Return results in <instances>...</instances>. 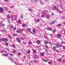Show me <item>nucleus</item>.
Segmentation results:
<instances>
[{
  "label": "nucleus",
  "instance_id": "nucleus-1",
  "mask_svg": "<svg viewBox=\"0 0 65 65\" xmlns=\"http://www.w3.org/2000/svg\"><path fill=\"white\" fill-rule=\"evenodd\" d=\"M8 40L7 38H3V41H4L5 42V43H6L7 41H8Z\"/></svg>",
  "mask_w": 65,
  "mask_h": 65
},
{
  "label": "nucleus",
  "instance_id": "nucleus-2",
  "mask_svg": "<svg viewBox=\"0 0 65 65\" xmlns=\"http://www.w3.org/2000/svg\"><path fill=\"white\" fill-rule=\"evenodd\" d=\"M0 12L1 13L4 12V10L3 9V8L0 7Z\"/></svg>",
  "mask_w": 65,
  "mask_h": 65
},
{
  "label": "nucleus",
  "instance_id": "nucleus-3",
  "mask_svg": "<svg viewBox=\"0 0 65 65\" xmlns=\"http://www.w3.org/2000/svg\"><path fill=\"white\" fill-rule=\"evenodd\" d=\"M57 48H59L60 47V45L59 44L57 43L55 44Z\"/></svg>",
  "mask_w": 65,
  "mask_h": 65
},
{
  "label": "nucleus",
  "instance_id": "nucleus-4",
  "mask_svg": "<svg viewBox=\"0 0 65 65\" xmlns=\"http://www.w3.org/2000/svg\"><path fill=\"white\" fill-rule=\"evenodd\" d=\"M57 36L58 38H59L60 37H62V36L61 35H60L59 34H58L57 35Z\"/></svg>",
  "mask_w": 65,
  "mask_h": 65
},
{
  "label": "nucleus",
  "instance_id": "nucleus-5",
  "mask_svg": "<svg viewBox=\"0 0 65 65\" xmlns=\"http://www.w3.org/2000/svg\"><path fill=\"white\" fill-rule=\"evenodd\" d=\"M53 9H54V10H58L59 9L58 8H57V7L54 6L53 8Z\"/></svg>",
  "mask_w": 65,
  "mask_h": 65
},
{
  "label": "nucleus",
  "instance_id": "nucleus-6",
  "mask_svg": "<svg viewBox=\"0 0 65 65\" xmlns=\"http://www.w3.org/2000/svg\"><path fill=\"white\" fill-rule=\"evenodd\" d=\"M16 39L18 42H21V40H20V38H17Z\"/></svg>",
  "mask_w": 65,
  "mask_h": 65
},
{
  "label": "nucleus",
  "instance_id": "nucleus-7",
  "mask_svg": "<svg viewBox=\"0 0 65 65\" xmlns=\"http://www.w3.org/2000/svg\"><path fill=\"white\" fill-rule=\"evenodd\" d=\"M53 29V28H48L47 29V30H49L50 31H52V30Z\"/></svg>",
  "mask_w": 65,
  "mask_h": 65
},
{
  "label": "nucleus",
  "instance_id": "nucleus-8",
  "mask_svg": "<svg viewBox=\"0 0 65 65\" xmlns=\"http://www.w3.org/2000/svg\"><path fill=\"white\" fill-rule=\"evenodd\" d=\"M37 43L38 44H39L40 43V41L39 40H38L37 41Z\"/></svg>",
  "mask_w": 65,
  "mask_h": 65
},
{
  "label": "nucleus",
  "instance_id": "nucleus-9",
  "mask_svg": "<svg viewBox=\"0 0 65 65\" xmlns=\"http://www.w3.org/2000/svg\"><path fill=\"white\" fill-rule=\"evenodd\" d=\"M44 42L45 44H47L48 43V41L47 40H45L44 41Z\"/></svg>",
  "mask_w": 65,
  "mask_h": 65
},
{
  "label": "nucleus",
  "instance_id": "nucleus-10",
  "mask_svg": "<svg viewBox=\"0 0 65 65\" xmlns=\"http://www.w3.org/2000/svg\"><path fill=\"white\" fill-rule=\"evenodd\" d=\"M62 7V5L61 4H59V5H58L57 6V7Z\"/></svg>",
  "mask_w": 65,
  "mask_h": 65
},
{
  "label": "nucleus",
  "instance_id": "nucleus-11",
  "mask_svg": "<svg viewBox=\"0 0 65 65\" xmlns=\"http://www.w3.org/2000/svg\"><path fill=\"white\" fill-rule=\"evenodd\" d=\"M31 29L30 28H27V31H28L29 32H30V31H31Z\"/></svg>",
  "mask_w": 65,
  "mask_h": 65
},
{
  "label": "nucleus",
  "instance_id": "nucleus-12",
  "mask_svg": "<svg viewBox=\"0 0 65 65\" xmlns=\"http://www.w3.org/2000/svg\"><path fill=\"white\" fill-rule=\"evenodd\" d=\"M18 23L20 24H22V22H21V21L20 20H18V21L17 22Z\"/></svg>",
  "mask_w": 65,
  "mask_h": 65
},
{
  "label": "nucleus",
  "instance_id": "nucleus-13",
  "mask_svg": "<svg viewBox=\"0 0 65 65\" xmlns=\"http://www.w3.org/2000/svg\"><path fill=\"white\" fill-rule=\"evenodd\" d=\"M50 15L48 14H47V19H49L50 18Z\"/></svg>",
  "mask_w": 65,
  "mask_h": 65
},
{
  "label": "nucleus",
  "instance_id": "nucleus-14",
  "mask_svg": "<svg viewBox=\"0 0 65 65\" xmlns=\"http://www.w3.org/2000/svg\"><path fill=\"white\" fill-rule=\"evenodd\" d=\"M33 53L34 54H36V51L35 50H33Z\"/></svg>",
  "mask_w": 65,
  "mask_h": 65
},
{
  "label": "nucleus",
  "instance_id": "nucleus-15",
  "mask_svg": "<svg viewBox=\"0 0 65 65\" xmlns=\"http://www.w3.org/2000/svg\"><path fill=\"white\" fill-rule=\"evenodd\" d=\"M53 50H54V51H55L56 49V47L55 46H53Z\"/></svg>",
  "mask_w": 65,
  "mask_h": 65
},
{
  "label": "nucleus",
  "instance_id": "nucleus-16",
  "mask_svg": "<svg viewBox=\"0 0 65 65\" xmlns=\"http://www.w3.org/2000/svg\"><path fill=\"white\" fill-rule=\"evenodd\" d=\"M61 26H62V25L61 24H59L57 25V26L58 27H59Z\"/></svg>",
  "mask_w": 65,
  "mask_h": 65
},
{
  "label": "nucleus",
  "instance_id": "nucleus-17",
  "mask_svg": "<svg viewBox=\"0 0 65 65\" xmlns=\"http://www.w3.org/2000/svg\"><path fill=\"white\" fill-rule=\"evenodd\" d=\"M33 33H34L35 34H36L35 33H36V31H35V28L34 29H33Z\"/></svg>",
  "mask_w": 65,
  "mask_h": 65
},
{
  "label": "nucleus",
  "instance_id": "nucleus-18",
  "mask_svg": "<svg viewBox=\"0 0 65 65\" xmlns=\"http://www.w3.org/2000/svg\"><path fill=\"white\" fill-rule=\"evenodd\" d=\"M11 46L13 47H14V48H15V46L14 44H13L11 45Z\"/></svg>",
  "mask_w": 65,
  "mask_h": 65
},
{
  "label": "nucleus",
  "instance_id": "nucleus-19",
  "mask_svg": "<svg viewBox=\"0 0 65 65\" xmlns=\"http://www.w3.org/2000/svg\"><path fill=\"white\" fill-rule=\"evenodd\" d=\"M44 53H40V55H41L42 56H44Z\"/></svg>",
  "mask_w": 65,
  "mask_h": 65
},
{
  "label": "nucleus",
  "instance_id": "nucleus-20",
  "mask_svg": "<svg viewBox=\"0 0 65 65\" xmlns=\"http://www.w3.org/2000/svg\"><path fill=\"white\" fill-rule=\"evenodd\" d=\"M27 25L26 24H22V27H25V26H27Z\"/></svg>",
  "mask_w": 65,
  "mask_h": 65
},
{
  "label": "nucleus",
  "instance_id": "nucleus-21",
  "mask_svg": "<svg viewBox=\"0 0 65 65\" xmlns=\"http://www.w3.org/2000/svg\"><path fill=\"white\" fill-rule=\"evenodd\" d=\"M7 18H8V19H10V17H9V14H8V15H7Z\"/></svg>",
  "mask_w": 65,
  "mask_h": 65
},
{
  "label": "nucleus",
  "instance_id": "nucleus-22",
  "mask_svg": "<svg viewBox=\"0 0 65 65\" xmlns=\"http://www.w3.org/2000/svg\"><path fill=\"white\" fill-rule=\"evenodd\" d=\"M13 15H12L11 18V20L12 21L13 20Z\"/></svg>",
  "mask_w": 65,
  "mask_h": 65
},
{
  "label": "nucleus",
  "instance_id": "nucleus-23",
  "mask_svg": "<svg viewBox=\"0 0 65 65\" xmlns=\"http://www.w3.org/2000/svg\"><path fill=\"white\" fill-rule=\"evenodd\" d=\"M28 44H32V42L30 41H29L28 43Z\"/></svg>",
  "mask_w": 65,
  "mask_h": 65
},
{
  "label": "nucleus",
  "instance_id": "nucleus-24",
  "mask_svg": "<svg viewBox=\"0 0 65 65\" xmlns=\"http://www.w3.org/2000/svg\"><path fill=\"white\" fill-rule=\"evenodd\" d=\"M5 45L6 46H8V43H6L5 44Z\"/></svg>",
  "mask_w": 65,
  "mask_h": 65
},
{
  "label": "nucleus",
  "instance_id": "nucleus-25",
  "mask_svg": "<svg viewBox=\"0 0 65 65\" xmlns=\"http://www.w3.org/2000/svg\"><path fill=\"white\" fill-rule=\"evenodd\" d=\"M28 10L29 11H30V12H32V9H28Z\"/></svg>",
  "mask_w": 65,
  "mask_h": 65
},
{
  "label": "nucleus",
  "instance_id": "nucleus-26",
  "mask_svg": "<svg viewBox=\"0 0 65 65\" xmlns=\"http://www.w3.org/2000/svg\"><path fill=\"white\" fill-rule=\"evenodd\" d=\"M55 51L56 52H57L58 53H60V52L59 50H56Z\"/></svg>",
  "mask_w": 65,
  "mask_h": 65
},
{
  "label": "nucleus",
  "instance_id": "nucleus-27",
  "mask_svg": "<svg viewBox=\"0 0 65 65\" xmlns=\"http://www.w3.org/2000/svg\"><path fill=\"white\" fill-rule=\"evenodd\" d=\"M56 31V29H53V33H55Z\"/></svg>",
  "mask_w": 65,
  "mask_h": 65
},
{
  "label": "nucleus",
  "instance_id": "nucleus-28",
  "mask_svg": "<svg viewBox=\"0 0 65 65\" xmlns=\"http://www.w3.org/2000/svg\"><path fill=\"white\" fill-rule=\"evenodd\" d=\"M17 32L18 33H21V31L17 30Z\"/></svg>",
  "mask_w": 65,
  "mask_h": 65
},
{
  "label": "nucleus",
  "instance_id": "nucleus-29",
  "mask_svg": "<svg viewBox=\"0 0 65 65\" xmlns=\"http://www.w3.org/2000/svg\"><path fill=\"white\" fill-rule=\"evenodd\" d=\"M44 15L43 14H42L41 16V17H42V18H44Z\"/></svg>",
  "mask_w": 65,
  "mask_h": 65
},
{
  "label": "nucleus",
  "instance_id": "nucleus-30",
  "mask_svg": "<svg viewBox=\"0 0 65 65\" xmlns=\"http://www.w3.org/2000/svg\"><path fill=\"white\" fill-rule=\"evenodd\" d=\"M45 48H48V46L46 45L45 46Z\"/></svg>",
  "mask_w": 65,
  "mask_h": 65
},
{
  "label": "nucleus",
  "instance_id": "nucleus-31",
  "mask_svg": "<svg viewBox=\"0 0 65 65\" xmlns=\"http://www.w3.org/2000/svg\"><path fill=\"white\" fill-rule=\"evenodd\" d=\"M15 52H16V50H14L12 52V53H15Z\"/></svg>",
  "mask_w": 65,
  "mask_h": 65
},
{
  "label": "nucleus",
  "instance_id": "nucleus-32",
  "mask_svg": "<svg viewBox=\"0 0 65 65\" xmlns=\"http://www.w3.org/2000/svg\"><path fill=\"white\" fill-rule=\"evenodd\" d=\"M43 60L44 61V62H47V60H45V59H43Z\"/></svg>",
  "mask_w": 65,
  "mask_h": 65
},
{
  "label": "nucleus",
  "instance_id": "nucleus-33",
  "mask_svg": "<svg viewBox=\"0 0 65 65\" xmlns=\"http://www.w3.org/2000/svg\"><path fill=\"white\" fill-rule=\"evenodd\" d=\"M5 2H9V1H8V0H4Z\"/></svg>",
  "mask_w": 65,
  "mask_h": 65
},
{
  "label": "nucleus",
  "instance_id": "nucleus-34",
  "mask_svg": "<svg viewBox=\"0 0 65 65\" xmlns=\"http://www.w3.org/2000/svg\"><path fill=\"white\" fill-rule=\"evenodd\" d=\"M8 55V54H5L4 56H5V57H6V56H7Z\"/></svg>",
  "mask_w": 65,
  "mask_h": 65
},
{
  "label": "nucleus",
  "instance_id": "nucleus-35",
  "mask_svg": "<svg viewBox=\"0 0 65 65\" xmlns=\"http://www.w3.org/2000/svg\"><path fill=\"white\" fill-rule=\"evenodd\" d=\"M34 63H37V61L36 60H35L34 61Z\"/></svg>",
  "mask_w": 65,
  "mask_h": 65
},
{
  "label": "nucleus",
  "instance_id": "nucleus-36",
  "mask_svg": "<svg viewBox=\"0 0 65 65\" xmlns=\"http://www.w3.org/2000/svg\"><path fill=\"white\" fill-rule=\"evenodd\" d=\"M52 63V61H50V62H48V63L49 64H50L51 63Z\"/></svg>",
  "mask_w": 65,
  "mask_h": 65
},
{
  "label": "nucleus",
  "instance_id": "nucleus-37",
  "mask_svg": "<svg viewBox=\"0 0 65 65\" xmlns=\"http://www.w3.org/2000/svg\"><path fill=\"white\" fill-rule=\"evenodd\" d=\"M8 35H9L10 38H12V37H11V36H10V34H9Z\"/></svg>",
  "mask_w": 65,
  "mask_h": 65
},
{
  "label": "nucleus",
  "instance_id": "nucleus-38",
  "mask_svg": "<svg viewBox=\"0 0 65 65\" xmlns=\"http://www.w3.org/2000/svg\"><path fill=\"white\" fill-rule=\"evenodd\" d=\"M14 36H17L18 35L17 34H14Z\"/></svg>",
  "mask_w": 65,
  "mask_h": 65
},
{
  "label": "nucleus",
  "instance_id": "nucleus-39",
  "mask_svg": "<svg viewBox=\"0 0 65 65\" xmlns=\"http://www.w3.org/2000/svg\"><path fill=\"white\" fill-rule=\"evenodd\" d=\"M21 40H23L24 39L22 37H21Z\"/></svg>",
  "mask_w": 65,
  "mask_h": 65
},
{
  "label": "nucleus",
  "instance_id": "nucleus-40",
  "mask_svg": "<svg viewBox=\"0 0 65 65\" xmlns=\"http://www.w3.org/2000/svg\"><path fill=\"white\" fill-rule=\"evenodd\" d=\"M40 3H41V4H42L43 3H42V2H41V1H40Z\"/></svg>",
  "mask_w": 65,
  "mask_h": 65
},
{
  "label": "nucleus",
  "instance_id": "nucleus-41",
  "mask_svg": "<svg viewBox=\"0 0 65 65\" xmlns=\"http://www.w3.org/2000/svg\"><path fill=\"white\" fill-rule=\"evenodd\" d=\"M20 54H21L19 52L18 53V55H19V56H20Z\"/></svg>",
  "mask_w": 65,
  "mask_h": 65
},
{
  "label": "nucleus",
  "instance_id": "nucleus-42",
  "mask_svg": "<svg viewBox=\"0 0 65 65\" xmlns=\"http://www.w3.org/2000/svg\"><path fill=\"white\" fill-rule=\"evenodd\" d=\"M63 48L64 50H65V46H63Z\"/></svg>",
  "mask_w": 65,
  "mask_h": 65
},
{
  "label": "nucleus",
  "instance_id": "nucleus-43",
  "mask_svg": "<svg viewBox=\"0 0 65 65\" xmlns=\"http://www.w3.org/2000/svg\"><path fill=\"white\" fill-rule=\"evenodd\" d=\"M54 13H53V12H52V15H54Z\"/></svg>",
  "mask_w": 65,
  "mask_h": 65
},
{
  "label": "nucleus",
  "instance_id": "nucleus-44",
  "mask_svg": "<svg viewBox=\"0 0 65 65\" xmlns=\"http://www.w3.org/2000/svg\"><path fill=\"white\" fill-rule=\"evenodd\" d=\"M61 60H62V59H61V58H60L58 60L59 61H61Z\"/></svg>",
  "mask_w": 65,
  "mask_h": 65
},
{
  "label": "nucleus",
  "instance_id": "nucleus-45",
  "mask_svg": "<svg viewBox=\"0 0 65 65\" xmlns=\"http://www.w3.org/2000/svg\"><path fill=\"white\" fill-rule=\"evenodd\" d=\"M59 13H62V11H60L59 12Z\"/></svg>",
  "mask_w": 65,
  "mask_h": 65
},
{
  "label": "nucleus",
  "instance_id": "nucleus-46",
  "mask_svg": "<svg viewBox=\"0 0 65 65\" xmlns=\"http://www.w3.org/2000/svg\"><path fill=\"white\" fill-rule=\"evenodd\" d=\"M36 21H37V22H39L40 20L39 19H38Z\"/></svg>",
  "mask_w": 65,
  "mask_h": 65
},
{
  "label": "nucleus",
  "instance_id": "nucleus-47",
  "mask_svg": "<svg viewBox=\"0 0 65 65\" xmlns=\"http://www.w3.org/2000/svg\"><path fill=\"white\" fill-rule=\"evenodd\" d=\"M28 53L30 54V50L28 51Z\"/></svg>",
  "mask_w": 65,
  "mask_h": 65
},
{
  "label": "nucleus",
  "instance_id": "nucleus-48",
  "mask_svg": "<svg viewBox=\"0 0 65 65\" xmlns=\"http://www.w3.org/2000/svg\"><path fill=\"white\" fill-rule=\"evenodd\" d=\"M9 54H10V55H11V56H12L13 55L12 54H11V53H9Z\"/></svg>",
  "mask_w": 65,
  "mask_h": 65
},
{
  "label": "nucleus",
  "instance_id": "nucleus-49",
  "mask_svg": "<svg viewBox=\"0 0 65 65\" xmlns=\"http://www.w3.org/2000/svg\"><path fill=\"white\" fill-rule=\"evenodd\" d=\"M14 30H16V28L15 27L14 28Z\"/></svg>",
  "mask_w": 65,
  "mask_h": 65
},
{
  "label": "nucleus",
  "instance_id": "nucleus-50",
  "mask_svg": "<svg viewBox=\"0 0 65 65\" xmlns=\"http://www.w3.org/2000/svg\"><path fill=\"white\" fill-rule=\"evenodd\" d=\"M45 51H46V52H47V51H48V50H47V49H46L45 50Z\"/></svg>",
  "mask_w": 65,
  "mask_h": 65
},
{
  "label": "nucleus",
  "instance_id": "nucleus-51",
  "mask_svg": "<svg viewBox=\"0 0 65 65\" xmlns=\"http://www.w3.org/2000/svg\"><path fill=\"white\" fill-rule=\"evenodd\" d=\"M11 28H12V29H13V26H11Z\"/></svg>",
  "mask_w": 65,
  "mask_h": 65
},
{
  "label": "nucleus",
  "instance_id": "nucleus-52",
  "mask_svg": "<svg viewBox=\"0 0 65 65\" xmlns=\"http://www.w3.org/2000/svg\"><path fill=\"white\" fill-rule=\"evenodd\" d=\"M61 43H64V42L63 41H61Z\"/></svg>",
  "mask_w": 65,
  "mask_h": 65
},
{
  "label": "nucleus",
  "instance_id": "nucleus-53",
  "mask_svg": "<svg viewBox=\"0 0 65 65\" xmlns=\"http://www.w3.org/2000/svg\"><path fill=\"white\" fill-rule=\"evenodd\" d=\"M50 35V36H53V34Z\"/></svg>",
  "mask_w": 65,
  "mask_h": 65
},
{
  "label": "nucleus",
  "instance_id": "nucleus-54",
  "mask_svg": "<svg viewBox=\"0 0 65 65\" xmlns=\"http://www.w3.org/2000/svg\"><path fill=\"white\" fill-rule=\"evenodd\" d=\"M2 31H4L5 32H6V31H5V30H4V29Z\"/></svg>",
  "mask_w": 65,
  "mask_h": 65
},
{
  "label": "nucleus",
  "instance_id": "nucleus-55",
  "mask_svg": "<svg viewBox=\"0 0 65 65\" xmlns=\"http://www.w3.org/2000/svg\"><path fill=\"white\" fill-rule=\"evenodd\" d=\"M11 7L12 8H13L14 7L13 6H11Z\"/></svg>",
  "mask_w": 65,
  "mask_h": 65
},
{
  "label": "nucleus",
  "instance_id": "nucleus-56",
  "mask_svg": "<svg viewBox=\"0 0 65 65\" xmlns=\"http://www.w3.org/2000/svg\"><path fill=\"white\" fill-rule=\"evenodd\" d=\"M3 53V51H2L1 52V53Z\"/></svg>",
  "mask_w": 65,
  "mask_h": 65
},
{
  "label": "nucleus",
  "instance_id": "nucleus-57",
  "mask_svg": "<svg viewBox=\"0 0 65 65\" xmlns=\"http://www.w3.org/2000/svg\"><path fill=\"white\" fill-rule=\"evenodd\" d=\"M49 44H51V42H49Z\"/></svg>",
  "mask_w": 65,
  "mask_h": 65
},
{
  "label": "nucleus",
  "instance_id": "nucleus-58",
  "mask_svg": "<svg viewBox=\"0 0 65 65\" xmlns=\"http://www.w3.org/2000/svg\"><path fill=\"white\" fill-rule=\"evenodd\" d=\"M36 57V55H35L34 56V58H35V57Z\"/></svg>",
  "mask_w": 65,
  "mask_h": 65
},
{
  "label": "nucleus",
  "instance_id": "nucleus-59",
  "mask_svg": "<svg viewBox=\"0 0 65 65\" xmlns=\"http://www.w3.org/2000/svg\"><path fill=\"white\" fill-rule=\"evenodd\" d=\"M63 24H64V25H65V22H63Z\"/></svg>",
  "mask_w": 65,
  "mask_h": 65
},
{
  "label": "nucleus",
  "instance_id": "nucleus-60",
  "mask_svg": "<svg viewBox=\"0 0 65 65\" xmlns=\"http://www.w3.org/2000/svg\"><path fill=\"white\" fill-rule=\"evenodd\" d=\"M20 17L21 18V19H22V18H23V16H21V17Z\"/></svg>",
  "mask_w": 65,
  "mask_h": 65
},
{
  "label": "nucleus",
  "instance_id": "nucleus-61",
  "mask_svg": "<svg viewBox=\"0 0 65 65\" xmlns=\"http://www.w3.org/2000/svg\"><path fill=\"white\" fill-rule=\"evenodd\" d=\"M37 28H39V26H37Z\"/></svg>",
  "mask_w": 65,
  "mask_h": 65
},
{
  "label": "nucleus",
  "instance_id": "nucleus-62",
  "mask_svg": "<svg viewBox=\"0 0 65 65\" xmlns=\"http://www.w3.org/2000/svg\"><path fill=\"white\" fill-rule=\"evenodd\" d=\"M6 50H8V48H6Z\"/></svg>",
  "mask_w": 65,
  "mask_h": 65
},
{
  "label": "nucleus",
  "instance_id": "nucleus-63",
  "mask_svg": "<svg viewBox=\"0 0 65 65\" xmlns=\"http://www.w3.org/2000/svg\"><path fill=\"white\" fill-rule=\"evenodd\" d=\"M23 30H21L20 32H23Z\"/></svg>",
  "mask_w": 65,
  "mask_h": 65
},
{
  "label": "nucleus",
  "instance_id": "nucleus-64",
  "mask_svg": "<svg viewBox=\"0 0 65 65\" xmlns=\"http://www.w3.org/2000/svg\"><path fill=\"white\" fill-rule=\"evenodd\" d=\"M43 12H45V10L43 11Z\"/></svg>",
  "mask_w": 65,
  "mask_h": 65
}]
</instances>
